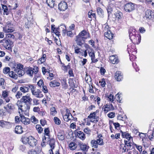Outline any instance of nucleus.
Wrapping results in <instances>:
<instances>
[{"mask_svg":"<svg viewBox=\"0 0 154 154\" xmlns=\"http://www.w3.org/2000/svg\"><path fill=\"white\" fill-rule=\"evenodd\" d=\"M91 38L89 33L85 30H83L77 35L75 41L78 46H82L85 43V40Z\"/></svg>","mask_w":154,"mask_h":154,"instance_id":"f257e3e1","label":"nucleus"},{"mask_svg":"<svg viewBox=\"0 0 154 154\" xmlns=\"http://www.w3.org/2000/svg\"><path fill=\"white\" fill-rule=\"evenodd\" d=\"M20 99L23 103L25 104L26 110H29L30 108V106L32 100L29 95L27 94L25 96H23Z\"/></svg>","mask_w":154,"mask_h":154,"instance_id":"f03ea898","label":"nucleus"},{"mask_svg":"<svg viewBox=\"0 0 154 154\" xmlns=\"http://www.w3.org/2000/svg\"><path fill=\"white\" fill-rule=\"evenodd\" d=\"M109 28V27L108 26H105L104 29L105 32L104 35L106 38L109 39H112L113 38V34L112 33Z\"/></svg>","mask_w":154,"mask_h":154,"instance_id":"7ed1b4c3","label":"nucleus"},{"mask_svg":"<svg viewBox=\"0 0 154 154\" xmlns=\"http://www.w3.org/2000/svg\"><path fill=\"white\" fill-rule=\"evenodd\" d=\"M99 110H97L95 112H93V113H90V115L88 116V118L89 119H92L94 120L91 122L93 123H96L97 122L99 121V117L97 116V114L98 113Z\"/></svg>","mask_w":154,"mask_h":154,"instance_id":"20e7f679","label":"nucleus"},{"mask_svg":"<svg viewBox=\"0 0 154 154\" xmlns=\"http://www.w3.org/2000/svg\"><path fill=\"white\" fill-rule=\"evenodd\" d=\"M66 114L63 116L64 120L66 122H68L70 120H73V117L70 113L69 110L68 109H66Z\"/></svg>","mask_w":154,"mask_h":154,"instance_id":"39448f33","label":"nucleus"},{"mask_svg":"<svg viewBox=\"0 0 154 154\" xmlns=\"http://www.w3.org/2000/svg\"><path fill=\"white\" fill-rule=\"evenodd\" d=\"M135 4L131 2L125 5L124 8L126 12H130L134 9Z\"/></svg>","mask_w":154,"mask_h":154,"instance_id":"423d86ee","label":"nucleus"},{"mask_svg":"<svg viewBox=\"0 0 154 154\" xmlns=\"http://www.w3.org/2000/svg\"><path fill=\"white\" fill-rule=\"evenodd\" d=\"M50 131L48 128H46L44 130V136L43 137L42 141L43 143H48L50 141L49 138Z\"/></svg>","mask_w":154,"mask_h":154,"instance_id":"0eeeda50","label":"nucleus"},{"mask_svg":"<svg viewBox=\"0 0 154 154\" xmlns=\"http://www.w3.org/2000/svg\"><path fill=\"white\" fill-rule=\"evenodd\" d=\"M12 25L8 22L7 23V25L3 27V31L5 33L11 32L14 31V29L11 27Z\"/></svg>","mask_w":154,"mask_h":154,"instance_id":"6e6552de","label":"nucleus"},{"mask_svg":"<svg viewBox=\"0 0 154 154\" xmlns=\"http://www.w3.org/2000/svg\"><path fill=\"white\" fill-rule=\"evenodd\" d=\"M145 16L146 18L152 20L154 19V12L150 9L147 10L145 12Z\"/></svg>","mask_w":154,"mask_h":154,"instance_id":"1a4fd4ad","label":"nucleus"},{"mask_svg":"<svg viewBox=\"0 0 154 154\" xmlns=\"http://www.w3.org/2000/svg\"><path fill=\"white\" fill-rule=\"evenodd\" d=\"M20 114V116L21 118V122L25 125H28L30 123V119L28 118H26L25 116L20 114V112L19 110L18 112Z\"/></svg>","mask_w":154,"mask_h":154,"instance_id":"9d476101","label":"nucleus"},{"mask_svg":"<svg viewBox=\"0 0 154 154\" xmlns=\"http://www.w3.org/2000/svg\"><path fill=\"white\" fill-rule=\"evenodd\" d=\"M67 8V5L65 2H61L58 5V9L61 11H64Z\"/></svg>","mask_w":154,"mask_h":154,"instance_id":"9b49d317","label":"nucleus"},{"mask_svg":"<svg viewBox=\"0 0 154 154\" xmlns=\"http://www.w3.org/2000/svg\"><path fill=\"white\" fill-rule=\"evenodd\" d=\"M115 78L118 81H122L123 78V76L121 72L117 71L115 73Z\"/></svg>","mask_w":154,"mask_h":154,"instance_id":"f8f14e48","label":"nucleus"},{"mask_svg":"<svg viewBox=\"0 0 154 154\" xmlns=\"http://www.w3.org/2000/svg\"><path fill=\"white\" fill-rule=\"evenodd\" d=\"M13 44V42L9 39H6L4 47L6 49L10 50L11 49V45Z\"/></svg>","mask_w":154,"mask_h":154,"instance_id":"ddd939ff","label":"nucleus"},{"mask_svg":"<svg viewBox=\"0 0 154 154\" xmlns=\"http://www.w3.org/2000/svg\"><path fill=\"white\" fill-rule=\"evenodd\" d=\"M32 95L38 98H41L43 96L42 94V91L39 89H37L36 91H34L32 93Z\"/></svg>","mask_w":154,"mask_h":154,"instance_id":"4468645a","label":"nucleus"},{"mask_svg":"<svg viewBox=\"0 0 154 154\" xmlns=\"http://www.w3.org/2000/svg\"><path fill=\"white\" fill-rule=\"evenodd\" d=\"M109 59L110 62L113 64H117L119 62L117 58L115 55L110 56Z\"/></svg>","mask_w":154,"mask_h":154,"instance_id":"2eb2a0df","label":"nucleus"},{"mask_svg":"<svg viewBox=\"0 0 154 154\" xmlns=\"http://www.w3.org/2000/svg\"><path fill=\"white\" fill-rule=\"evenodd\" d=\"M79 145L81 150L83 151H87L89 148L88 146L83 143H79Z\"/></svg>","mask_w":154,"mask_h":154,"instance_id":"dca6fc26","label":"nucleus"},{"mask_svg":"<svg viewBox=\"0 0 154 154\" xmlns=\"http://www.w3.org/2000/svg\"><path fill=\"white\" fill-rule=\"evenodd\" d=\"M36 140L32 137H30V138L29 139L28 143L31 146H35L36 144Z\"/></svg>","mask_w":154,"mask_h":154,"instance_id":"f3484780","label":"nucleus"},{"mask_svg":"<svg viewBox=\"0 0 154 154\" xmlns=\"http://www.w3.org/2000/svg\"><path fill=\"white\" fill-rule=\"evenodd\" d=\"M15 133L17 134H21L23 132L22 127L20 126H16L15 128Z\"/></svg>","mask_w":154,"mask_h":154,"instance_id":"a211bd4d","label":"nucleus"},{"mask_svg":"<svg viewBox=\"0 0 154 154\" xmlns=\"http://www.w3.org/2000/svg\"><path fill=\"white\" fill-rule=\"evenodd\" d=\"M57 138L60 140H63L64 139V135L63 131H60L57 133Z\"/></svg>","mask_w":154,"mask_h":154,"instance_id":"6ab92c4d","label":"nucleus"},{"mask_svg":"<svg viewBox=\"0 0 154 154\" xmlns=\"http://www.w3.org/2000/svg\"><path fill=\"white\" fill-rule=\"evenodd\" d=\"M60 85L59 82H57L55 80L51 82L50 83V86L52 87H58Z\"/></svg>","mask_w":154,"mask_h":154,"instance_id":"aec40b11","label":"nucleus"},{"mask_svg":"<svg viewBox=\"0 0 154 154\" xmlns=\"http://www.w3.org/2000/svg\"><path fill=\"white\" fill-rule=\"evenodd\" d=\"M115 15L116 18H117L118 20L121 19L123 17V14L119 11H118L116 12Z\"/></svg>","mask_w":154,"mask_h":154,"instance_id":"412c9836","label":"nucleus"},{"mask_svg":"<svg viewBox=\"0 0 154 154\" xmlns=\"http://www.w3.org/2000/svg\"><path fill=\"white\" fill-rule=\"evenodd\" d=\"M20 99V100H18L16 103V104L18 106V109L20 110L21 111L20 113L23 111V109L22 108L23 106V102Z\"/></svg>","mask_w":154,"mask_h":154,"instance_id":"4be33fe9","label":"nucleus"},{"mask_svg":"<svg viewBox=\"0 0 154 154\" xmlns=\"http://www.w3.org/2000/svg\"><path fill=\"white\" fill-rule=\"evenodd\" d=\"M77 135L80 139L82 140H84L85 138V135L82 132L80 131L77 132Z\"/></svg>","mask_w":154,"mask_h":154,"instance_id":"5701e85b","label":"nucleus"},{"mask_svg":"<svg viewBox=\"0 0 154 154\" xmlns=\"http://www.w3.org/2000/svg\"><path fill=\"white\" fill-rule=\"evenodd\" d=\"M132 31H133V30L131 29H130L129 31V36L131 41L134 40L135 38V37L134 35V34L132 33Z\"/></svg>","mask_w":154,"mask_h":154,"instance_id":"b1692460","label":"nucleus"},{"mask_svg":"<svg viewBox=\"0 0 154 154\" xmlns=\"http://www.w3.org/2000/svg\"><path fill=\"white\" fill-rule=\"evenodd\" d=\"M110 106H112V104H111L110 106L106 104L103 107V109L105 113H107L110 110Z\"/></svg>","mask_w":154,"mask_h":154,"instance_id":"393cba45","label":"nucleus"},{"mask_svg":"<svg viewBox=\"0 0 154 154\" xmlns=\"http://www.w3.org/2000/svg\"><path fill=\"white\" fill-rule=\"evenodd\" d=\"M70 149L72 150H74L77 147L75 143L74 142L70 143L69 145Z\"/></svg>","mask_w":154,"mask_h":154,"instance_id":"a878e982","label":"nucleus"},{"mask_svg":"<svg viewBox=\"0 0 154 154\" xmlns=\"http://www.w3.org/2000/svg\"><path fill=\"white\" fill-rule=\"evenodd\" d=\"M15 72L17 73L19 77L23 75L25 73V72L23 69L14 70Z\"/></svg>","mask_w":154,"mask_h":154,"instance_id":"bb28decb","label":"nucleus"},{"mask_svg":"<svg viewBox=\"0 0 154 154\" xmlns=\"http://www.w3.org/2000/svg\"><path fill=\"white\" fill-rule=\"evenodd\" d=\"M91 143L92 147L94 148H97L98 147V145L97 140H92L91 141Z\"/></svg>","mask_w":154,"mask_h":154,"instance_id":"cd10ccee","label":"nucleus"},{"mask_svg":"<svg viewBox=\"0 0 154 154\" xmlns=\"http://www.w3.org/2000/svg\"><path fill=\"white\" fill-rule=\"evenodd\" d=\"M46 59V55L45 54H43L42 56L38 60V63L42 64L44 62Z\"/></svg>","mask_w":154,"mask_h":154,"instance_id":"c85d7f7f","label":"nucleus"},{"mask_svg":"<svg viewBox=\"0 0 154 154\" xmlns=\"http://www.w3.org/2000/svg\"><path fill=\"white\" fill-rule=\"evenodd\" d=\"M97 12L98 14L100 17H102L103 15V10L100 7H98L97 8Z\"/></svg>","mask_w":154,"mask_h":154,"instance_id":"c756f323","label":"nucleus"},{"mask_svg":"<svg viewBox=\"0 0 154 154\" xmlns=\"http://www.w3.org/2000/svg\"><path fill=\"white\" fill-rule=\"evenodd\" d=\"M30 138V137H29L26 136L23 137L21 139V140L24 144H26L28 143Z\"/></svg>","mask_w":154,"mask_h":154,"instance_id":"7c9ffc66","label":"nucleus"},{"mask_svg":"<svg viewBox=\"0 0 154 154\" xmlns=\"http://www.w3.org/2000/svg\"><path fill=\"white\" fill-rule=\"evenodd\" d=\"M9 76L11 78L14 79H17V75L14 73L13 71H11L9 72Z\"/></svg>","mask_w":154,"mask_h":154,"instance_id":"2f4dec72","label":"nucleus"},{"mask_svg":"<svg viewBox=\"0 0 154 154\" xmlns=\"http://www.w3.org/2000/svg\"><path fill=\"white\" fill-rule=\"evenodd\" d=\"M46 3L50 7L53 8L54 6V3L53 0H47Z\"/></svg>","mask_w":154,"mask_h":154,"instance_id":"473e14b6","label":"nucleus"},{"mask_svg":"<svg viewBox=\"0 0 154 154\" xmlns=\"http://www.w3.org/2000/svg\"><path fill=\"white\" fill-rule=\"evenodd\" d=\"M35 70V68H30L28 69L26 71V73L31 76L33 74L34 70Z\"/></svg>","mask_w":154,"mask_h":154,"instance_id":"72a5a7b5","label":"nucleus"},{"mask_svg":"<svg viewBox=\"0 0 154 154\" xmlns=\"http://www.w3.org/2000/svg\"><path fill=\"white\" fill-rule=\"evenodd\" d=\"M125 144L126 146L128 147V149H127V151H128L129 149H130L132 146L131 144L132 142H130L127 141H124Z\"/></svg>","mask_w":154,"mask_h":154,"instance_id":"f704fd0d","label":"nucleus"},{"mask_svg":"<svg viewBox=\"0 0 154 154\" xmlns=\"http://www.w3.org/2000/svg\"><path fill=\"white\" fill-rule=\"evenodd\" d=\"M2 7L4 12L5 13L6 15H8V9L7 6L6 5L2 4Z\"/></svg>","mask_w":154,"mask_h":154,"instance_id":"c9c22d12","label":"nucleus"},{"mask_svg":"<svg viewBox=\"0 0 154 154\" xmlns=\"http://www.w3.org/2000/svg\"><path fill=\"white\" fill-rule=\"evenodd\" d=\"M57 113V112L55 108L54 107H52L51 108V115L53 116H54Z\"/></svg>","mask_w":154,"mask_h":154,"instance_id":"e433bc0d","label":"nucleus"},{"mask_svg":"<svg viewBox=\"0 0 154 154\" xmlns=\"http://www.w3.org/2000/svg\"><path fill=\"white\" fill-rule=\"evenodd\" d=\"M90 50L89 51L88 50V52L89 56L91 57V58L95 57V54L93 52V50L92 49H90Z\"/></svg>","mask_w":154,"mask_h":154,"instance_id":"4c0bfd02","label":"nucleus"},{"mask_svg":"<svg viewBox=\"0 0 154 154\" xmlns=\"http://www.w3.org/2000/svg\"><path fill=\"white\" fill-rule=\"evenodd\" d=\"M36 128L39 133H41L43 131V128L40 125H36Z\"/></svg>","mask_w":154,"mask_h":154,"instance_id":"58836bf2","label":"nucleus"},{"mask_svg":"<svg viewBox=\"0 0 154 154\" xmlns=\"http://www.w3.org/2000/svg\"><path fill=\"white\" fill-rule=\"evenodd\" d=\"M61 82L62 85L63 86V88L65 89H66L68 86L66 80L65 79H63L61 80Z\"/></svg>","mask_w":154,"mask_h":154,"instance_id":"ea45409f","label":"nucleus"},{"mask_svg":"<svg viewBox=\"0 0 154 154\" xmlns=\"http://www.w3.org/2000/svg\"><path fill=\"white\" fill-rule=\"evenodd\" d=\"M85 79L87 82L88 83L90 82V83L91 84V79L90 76L87 75V73L86 74Z\"/></svg>","mask_w":154,"mask_h":154,"instance_id":"a19ab883","label":"nucleus"},{"mask_svg":"<svg viewBox=\"0 0 154 154\" xmlns=\"http://www.w3.org/2000/svg\"><path fill=\"white\" fill-rule=\"evenodd\" d=\"M73 48L75 49V52L76 54H79L81 52L80 49L78 48L77 46L73 45L72 46Z\"/></svg>","mask_w":154,"mask_h":154,"instance_id":"79ce46f5","label":"nucleus"},{"mask_svg":"<svg viewBox=\"0 0 154 154\" xmlns=\"http://www.w3.org/2000/svg\"><path fill=\"white\" fill-rule=\"evenodd\" d=\"M54 121L55 123L57 125H60L61 123V121L57 117H55L54 118Z\"/></svg>","mask_w":154,"mask_h":154,"instance_id":"37998d69","label":"nucleus"},{"mask_svg":"<svg viewBox=\"0 0 154 154\" xmlns=\"http://www.w3.org/2000/svg\"><path fill=\"white\" fill-rule=\"evenodd\" d=\"M98 145H103L104 144L103 139L101 138H99L96 140Z\"/></svg>","mask_w":154,"mask_h":154,"instance_id":"c03bdc74","label":"nucleus"},{"mask_svg":"<svg viewBox=\"0 0 154 154\" xmlns=\"http://www.w3.org/2000/svg\"><path fill=\"white\" fill-rule=\"evenodd\" d=\"M29 89H30L32 93L35 90V87L33 85H28Z\"/></svg>","mask_w":154,"mask_h":154,"instance_id":"a18cd8bd","label":"nucleus"},{"mask_svg":"<svg viewBox=\"0 0 154 154\" xmlns=\"http://www.w3.org/2000/svg\"><path fill=\"white\" fill-rule=\"evenodd\" d=\"M8 91H2V95L3 97L4 98L7 97L8 95Z\"/></svg>","mask_w":154,"mask_h":154,"instance_id":"49530a36","label":"nucleus"},{"mask_svg":"<svg viewBox=\"0 0 154 154\" xmlns=\"http://www.w3.org/2000/svg\"><path fill=\"white\" fill-rule=\"evenodd\" d=\"M23 66L20 64H17V66L16 67V69H15L14 70H20L21 69H23Z\"/></svg>","mask_w":154,"mask_h":154,"instance_id":"de8ad7c7","label":"nucleus"},{"mask_svg":"<svg viewBox=\"0 0 154 154\" xmlns=\"http://www.w3.org/2000/svg\"><path fill=\"white\" fill-rule=\"evenodd\" d=\"M14 37L15 36L11 34L10 33H9L6 35L5 38H6V39H9L10 38L14 39Z\"/></svg>","mask_w":154,"mask_h":154,"instance_id":"09e8293b","label":"nucleus"},{"mask_svg":"<svg viewBox=\"0 0 154 154\" xmlns=\"http://www.w3.org/2000/svg\"><path fill=\"white\" fill-rule=\"evenodd\" d=\"M10 69L9 67H6L3 70V72L5 74H7L10 72Z\"/></svg>","mask_w":154,"mask_h":154,"instance_id":"8fccbe9b","label":"nucleus"},{"mask_svg":"<svg viewBox=\"0 0 154 154\" xmlns=\"http://www.w3.org/2000/svg\"><path fill=\"white\" fill-rule=\"evenodd\" d=\"M37 152L36 150L34 149H30L27 152L28 154H37Z\"/></svg>","mask_w":154,"mask_h":154,"instance_id":"3c124183","label":"nucleus"},{"mask_svg":"<svg viewBox=\"0 0 154 154\" xmlns=\"http://www.w3.org/2000/svg\"><path fill=\"white\" fill-rule=\"evenodd\" d=\"M54 140H51L50 143L49 145H50V146L51 147V149H52H52H54Z\"/></svg>","mask_w":154,"mask_h":154,"instance_id":"603ef678","label":"nucleus"},{"mask_svg":"<svg viewBox=\"0 0 154 154\" xmlns=\"http://www.w3.org/2000/svg\"><path fill=\"white\" fill-rule=\"evenodd\" d=\"M22 96V93L20 91H18L17 92L16 94L15 95V97L17 99L20 98Z\"/></svg>","mask_w":154,"mask_h":154,"instance_id":"864d4df0","label":"nucleus"},{"mask_svg":"<svg viewBox=\"0 0 154 154\" xmlns=\"http://www.w3.org/2000/svg\"><path fill=\"white\" fill-rule=\"evenodd\" d=\"M31 122L34 123H37L38 120L36 119L34 116H32L31 118Z\"/></svg>","mask_w":154,"mask_h":154,"instance_id":"5fc2aeb1","label":"nucleus"},{"mask_svg":"<svg viewBox=\"0 0 154 154\" xmlns=\"http://www.w3.org/2000/svg\"><path fill=\"white\" fill-rule=\"evenodd\" d=\"M135 146L136 148L139 150L140 152H142V147L140 145H138L136 144H135Z\"/></svg>","mask_w":154,"mask_h":154,"instance_id":"6e6d98bb","label":"nucleus"},{"mask_svg":"<svg viewBox=\"0 0 154 154\" xmlns=\"http://www.w3.org/2000/svg\"><path fill=\"white\" fill-rule=\"evenodd\" d=\"M100 82L101 83L100 85L102 87H105L106 85V83L104 79H102L101 81Z\"/></svg>","mask_w":154,"mask_h":154,"instance_id":"4d7b16f0","label":"nucleus"},{"mask_svg":"<svg viewBox=\"0 0 154 154\" xmlns=\"http://www.w3.org/2000/svg\"><path fill=\"white\" fill-rule=\"evenodd\" d=\"M70 68V66L69 65H68L67 66H62V69H63L65 71L67 72L68 70V69H69Z\"/></svg>","mask_w":154,"mask_h":154,"instance_id":"13d9d810","label":"nucleus"},{"mask_svg":"<svg viewBox=\"0 0 154 154\" xmlns=\"http://www.w3.org/2000/svg\"><path fill=\"white\" fill-rule=\"evenodd\" d=\"M39 100L36 98H34L33 99V102L34 105H36L38 104L39 103L38 102Z\"/></svg>","mask_w":154,"mask_h":154,"instance_id":"bf43d9fd","label":"nucleus"},{"mask_svg":"<svg viewBox=\"0 0 154 154\" xmlns=\"http://www.w3.org/2000/svg\"><path fill=\"white\" fill-rule=\"evenodd\" d=\"M8 123L7 122L3 120L0 121V126L3 127L5 125H7Z\"/></svg>","mask_w":154,"mask_h":154,"instance_id":"052dcab7","label":"nucleus"},{"mask_svg":"<svg viewBox=\"0 0 154 154\" xmlns=\"http://www.w3.org/2000/svg\"><path fill=\"white\" fill-rule=\"evenodd\" d=\"M37 84L40 87H41L42 86H43V82L42 80L40 79L38 82Z\"/></svg>","mask_w":154,"mask_h":154,"instance_id":"680f3d73","label":"nucleus"},{"mask_svg":"<svg viewBox=\"0 0 154 154\" xmlns=\"http://www.w3.org/2000/svg\"><path fill=\"white\" fill-rule=\"evenodd\" d=\"M115 116V113L114 112H109L108 114V116L109 117L112 118L114 117Z\"/></svg>","mask_w":154,"mask_h":154,"instance_id":"e2e57ef3","label":"nucleus"},{"mask_svg":"<svg viewBox=\"0 0 154 154\" xmlns=\"http://www.w3.org/2000/svg\"><path fill=\"white\" fill-rule=\"evenodd\" d=\"M42 91L45 93H47L48 92V90L47 89L46 86L43 85L42 86Z\"/></svg>","mask_w":154,"mask_h":154,"instance_id":"0e129e2a","label":"nucleus"},{"mask_svg":"<svg viewBox=\"0 0 154 154\" xmlns=\"http://www.w3.org/2000/svg\"><path fill=\"white\" fill-rule=\"evenodd\" d=\"M108 98L111 102H112L114 99V96L113 95H112L111 94H110Z\"/></svg>","mask_w":154,"mask_h":154,"instance_id":"69168bd1","label":"nucleus"},{"mask_svg":"<svg viewBox=\"0 0 154 154\" xmlns=\"http://www.w3.org/2000/svg\"><path fill=\"white\" fill-rule=\"evenodd\" d=\"M100 72L101 75H104L106 72V70L103 68L101 67L100 69Z\"/></svg>","mask_w":154,"mask_h":154,"instance_id":"338daca9","label":"nucleus"},{"mask_svg":"<svg viewBox=\"0 0 154 154\" xmlns=\"http://www.w3.org/2000/svg\"><path fill=\"white\" fill-rule=\"evenodd\" d=\"M67 35L68 36L72 37L73 36V33L71 31H69L67 32Z\"/></svg>","mask_w":154,"mask_h":154,"instance_id":"774afa93","label":"nucleus"}]
</instances>
